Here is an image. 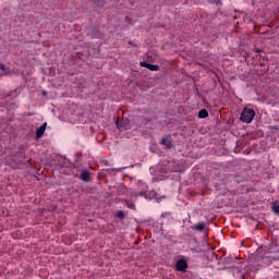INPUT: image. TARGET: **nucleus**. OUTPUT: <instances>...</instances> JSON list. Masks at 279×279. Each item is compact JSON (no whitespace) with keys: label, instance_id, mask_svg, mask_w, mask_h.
<instances>
[{"label":"nucleus","instance_id":"2","mask_svg":"<svg viewBox=\"0 0 279 279\" xmlns=\"http://www.w3.org/2000/svg\"><path fill=\"white\" fill-rule=\"evenodd\" d=\"M175 267L177 271H186L189 264L184 259H179Z\"/></svg>","mask_w":279,"mask_h":279},{"label":"nucleus","instance_id":"8","mask_svg":"<svg viewBox=\"0 0 279 279\" xmlns=\"http://www.w3.org/2000/svg\"><path fill=\"white\" fill-rule=\"evenodd\" d=\"M204 228H206V225L204 222H201L195 226V230H198L199 232H202V230H204Z\"/></svg>","mask_w":279,"mask_h":279},{"label":"nucleus","instance_id":"5","mask_svg":"<svg viewBox=\"0 0 279 279\" xmlns=\"http://www.w3.org/2000/svg\"><path fill=\"white\" fill-rule=\"evenodd\" d=\"M81 180H84V182H88V180H90V172L84 170V171L81 173Z\"/></svg>","mask_w":279,"mask_h":279},{"label":"nucleus","instance_id":"3","mask_svg":"<svg viewBox=\"0 0 279 279\" xmlns=\"http://www.w3.org/2000/svg\"><path fill=\"white\" fill-rule=\"evenodd\" d=\"M161 145H165V147L171 149V147H173V140L171 136H166L161 140Z\"/></svg>","mask_w":279,"mask_h":279},{"label":"nucleus","instance_id":"4","mask_svg":"<svg viewBox=\"0 0 279 279\" xmlns=\"http://www.w3.org/2000/svg\"><path fill=\"white\" fill-rule=\"evenodd\" d=\"M45 130H47V123H44L43 125H40V126L37 129L36 137H37V138H40V137L43 136V134H45Z\"/></svg>","mask_w":279,"mask_h":279},{"label":"nucleus","instance_id":"14","mask_svg":"<svg viewBox=\"0 0 279 279\" xmlns=\"http://www.w3.org/2000/svg\"><path fill=\"white\" fill-rule=\"evenodd\" d=\"M0 69L3 71L5 69V65L1 64Z\"/></svg>","mask_w":279,"mask_h":279},{"label":"nucleus","instance_id":"1","mask_svg":"<svg viewBox=\"0 0 279 279\" xmlns=\"http://www.w3.org/2000/svg\"><path fill=\"white\" fill-rule=\"evenodd\" d=\"M254 117H256V112L254 111V109H250V108H244L240 120L242 121V123H252V121H254Z\"/></svg>","mask_w":279,"mask_h":279},{"label":"nucleus","instance_id":"12","mask_svg":"<svg viewBox=\"0 0 279 279\" xmlns=\"http://www.w3.org/2000/svg\"><path fill=\"white\" fill-rule=\"evenodd\" d=\"M140 65L144 66L145 69H149V63H147L145 61L140 62Z\"/></svg>","mask_w":279,"mask_h":279},{"label":"nucleus","instance_id":"11","mask_svg":"<svg viewBox=\"0 0 279 279\" xmlns=\"http://www.w3.org/2000/svg\"><path fill=\"white\" fill-rule=\"evenodd\" d=\"M149 71H158V65L149 64L148 65Z\"/></svg>","mask_w":279,"mask_h":279},{"label":"nucleus","instance_id":"9","mask_svg":"<svg viewBox=\"0 0 279 279\" xmlns=\"http://www.w3.org/2000/svg\"><path fill=\"white\" fill-rule=\"evenodd\" d=\"M272 210H274V213H276L277 215H279V204H278V203H275V204L272 205Z\"/></svg>","mask_w":279,"mask_h":279},{"label":"nucleus","instance_id":"7","mask_svg":"<svg viewBox=\"0 0 279 279\" xmlns=\"http://www.w3.org/2000/svg\"><path fill=\"white\" fill-rule=\"evenodd\" d=\"M118 129L119 130H128V122L123 121L121 124L117 122Z\"/></svg>","mask_w":279,"mask_h":279},{"label":"nucleus","instance_id":"13","mask_svg":"<svg viewBox=\"0 0 279 279\" xmlns=\"http://www.w3.org/2000/svg\"><path fill=\"white\" fill-rule=\"evenodd\" d=\"M170 171H182V169H180L179 167H173V168H170Z\"/></svg>","mask_w":279,"mask_h":279},{"label":"nucleus","instance_id":"10","mask_svg":"<svg viewBox=\"0 0 279 279\" xmlns=\"http://www.w3.org/2000/svg\"><path fill=\"white\" fill-rule=\"evenodd\" d=\"M117 217H119V219H124L125 218V214L123 211H118L116 214Z\"/></svg>","mask_w":279,"mask_h":279},{"label":"nucleus","instance_id":"6","mask_svg":"<svg viewBox=\"0 0 279 279\" xmlns=\"http://www.w3.org/2000/svg\"><path fill=\"white\" fill-rule=\"evenodd\" d=\"M206 117H208V111L206 109H203L198 112L199 119H206Z\"/></svg>","mask_w":279,"mask_h":279}]
</instances>
